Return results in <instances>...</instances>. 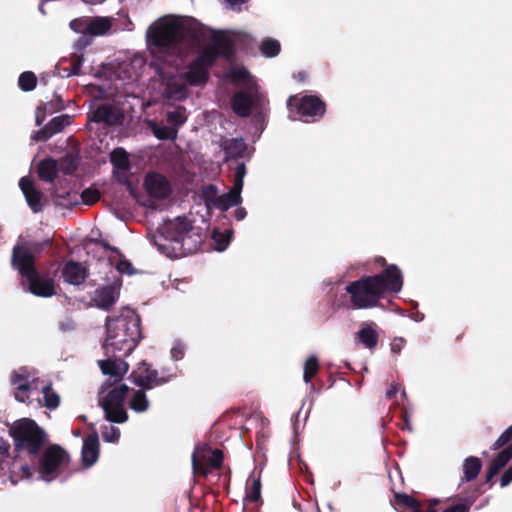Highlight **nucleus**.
Listing matches in <instances>:
<instances>
[{
	"mask_svg": "<svg viewBox=\"0 0 512 512\" xmlns=\"http://www.w3.org/2000/svg\"><path fill=\"white\" fill-rule=\"evenodd\" d=\"M227 77L239 88L232 98V109L240 117H247L254 113L261 115L267 106L263 94L249 74V72L240 66H233L229 70Z\"/></svg>",
	"mask_w": 512,
	"mask_h": 512,
	"instance_id": "7",
	"label": "nucleus"
},
{
	"mask_svg": "<svg viewBox=\"0 0 512 512\" xmlns=\"http://www.w3.org/2000/svg\"><path fill=\"white\" fill-rule=\"evenodd\" d=\"M129 407L137 413L145 412L149 407L145 392L142 390L135 391L129 402Z\"/></svg>",
	"mask_w": 512,
	"mask_h": 512,
	"instance_id": "32",
	"label": "nucleus"
},
{
	"mask_svg": "<svg viewBox=\"0 0 512 512\" xmlns=\"http://www.w3.org/2000/svg\"><path fill=\"white\" fill-rule=\"evenodd\" d=\"M81 197L85 204L91 205L99 199L100 194L97 190L86 189L82 192Z\"/></svg>",
	"mask_w": 512,
	"mask_h": 512,
	"instance_id": "42",
	"label": "nucleus"
},
{
	"mask_svg": "<svg viewBox=\"0 0 512 512\" xmlns=\"http://www.w3.org/2000/svg\"><path fill=\"white\" fill-rule=\"evenodd\" d=\"M111 252H113L115 255L109 256V262L112 265H115V268H116L115 271H111V274H112L111 278L114 275H116V277L120 278L119 274H123V273L129 274V275L133 274L132 264L128 260L119 259V255L116 250H111Z\"/></svg>",
	"mask_w": 512,
	"mask_h": 512,
	"instance_id": "30",
	"label": "nucleus"
},
{
	"mask_svg": "<svg viewBox=\"0 0 512 512\" xmlns=\"http://www.w3.org/2000/svg\"><path fill=\"white\" fill-rule=\"evenodd\" d=\"M67 461L68 455L64 450L58 446L49 447L40 460L38 479L46 482L52 481L58 476Z\"/></svg>",
	"mask_w": 512,
	"mask_h": 512,
	"instance_id": "11",
	"label": "nucleus"
},
{
	"mask_svg": "<svg viewBox=\"0 0 512 512\" xmlns=\"http://www.w3.org/2000/svg\"><path fill=\"white\" fill-rule=\"evenodd\" d=\"M481 461L477 458V457H468L467 459H465L464 463H463V473H464V478L466 481H472L474 480L480 470H481Z\"/></svg>",
	"mask_w": 512,
	"mask_h": 512,
	"instance_id": "31",
	"label": "nucleus"
},
{
	"mask_svg": "<svg viewBox=\"0 0 512 512\" xmlns=\"http://www.w3.org/2000/svg\"><path fill=\"white\" fill-rule=\"evenodd\" d=\"M91 119L98 123L103 122L113 125L119 122L120 114L113 106L102 104L94 110Z\"/></svg>",
	"mask_w": 512,
	"mask_h": 512,
	"instance_id": "22",
	"label": "nucleus"
},
{
	"mask_svg": "<svg viewBox=\"0 0 512 512\" xmlns=\"http://www.w3.org/2000/svg\"><path fill=\"white\" fill-rule=\"evenodd\" d=\"M133 382L143 388L150 389L165 382L157 377V371L151 370L146 363H141L131 374Z\"/></svg>",
	"mask_w": 512,
	"mask_h": 512,
	"instance_id": "17",
	"label": "nucleus"
},
{
	"mask_svg": "<svg viewBox=\"0 0 512 512\" xmlns=\"http://www.w3.org/2000/svg\"><path fill=\"white\" fill-rule=\"evenodd\" d=\"M260 50L266 57H274L280 52V43L275 39H265L260 46Z\"/></svg>",
	"mask_w": 512,
	"mask_h": 512,
	"instance_id": "36",
	"label": "nucleus"
},
{
	"mask_svg": "<svg viewBox=\"0 0 512 512\" xmlns=\"http://www.w3.org/2000/svg\"><path fill=\"white\" fill-rule=\"evenodd\" d=\"M12 266L27 280L32 294L40 297H51L55 294L53 280L39 275L34 267V256L27 243L21 239L13 248Z\"/></svg>",
	"mask_w": 512,
	"mask_h": 512,
	"instance_id": "8",
	"label": "nucleus"
},
{
	"mask_svg": "<svg viewBox=\"0 0 512 512\" xmlns=\"http://www.w3.org/2000/svg\"><path fill=\"white\" fill-rule=\"evenodd\" d=\"M120 437V430L112 425L105 426L102 430V438L109 443H116Z\"/></svg>",
	"mask_w": 512,
	"mask_h": 512,
	"instance_id": "39",
	"label": "nucleus"
},
{
	"mask_svg": "<svg viewBox=\"0 0 512 512\" xmlns=\"http://www.w3.org/2000/svg\"><path fill=\"white\" fill-rule=\"evenodd\" d=\"M166 118L172 127L178 129L187 120L186 109L184 107H177L175 110L167 112Z\"/></svg>",
	"mask_w": 512,
	"mask_h": 512,
	"instance_id": "35",
	"label": "nucleus"
},
{
	"mask_svg": "<svg viewBox=\"0 0 512 512\" xmlns=\"http://www.w3.org/2000/svg\"><path fill=\"white\" fill-rule=\"evenodd\" d=\"M19 86L24 91H31L36 87L37 78L32 72H24L19 77Z\"/></svg>",
	"mask_w": 512,
	"mask_h": 512,
	"instance_id": "37",
	"label": "nucleus"
},
{
	"mask_svg": "<svg viewBox=\"0 0 512 512\" xmlns=\"http://www.w3.org/2000/svg\"><path fill=\"white\" fill-rule=\"evenodd\" d=\"M287 106L290 113H292L293 108H295L301 116L312 118L313 120L322 117L325 111L324 103L315 96H304L301 99L292 96L289 98ZM290 117L293 120L296 119L292 114H290Z\"/></svg>",
	"mask_w": 512,
	"mask_h": 512,
	"instance_id": "12",
	"label": "nucleus"
},
{
	"mask_svg": "<svg viewBox=\"0 0 512 512\" xmlns=\"http://www.w3.org/2000/svg\"><path fill=\"white\" fill-rule=\"evenodd\" d=\"M154 245L169 258H180L193 253L201 243V236L185 218L165 222L153 236Z\"/></svg>",
	"mask_w": 512,
	"mask_h": 512,
	"instance_id": "5",
	"label": "nucleus"
},
{
	"mask_svg": "<svg viewBox=\"0 0 512 512\" xmlns=\"http://www.w3.org/2000/svg\"><path fill=\"white\" fill-rule=\"evenodd\" d=\"M75 169V165L70 163V167L65 170V173H70Z\"/></svg>",
	"mask_w": 512,
	"mask_h": 512,
	"instance_id": "53",
	"label": "nucleus"
},
{
	"mask_svg": "<svg viewBox=\"0 0 512 512\" xmlns=\"http://www.w3.org/2000/svg\"><path fill=\"white\" fill-rule=\"evenodd\" d=\"M62 276L67 283L79 285L86 278V270L80 263L70 261L65 264Z\"/></svg>",
	"mask_w": 512,
	"mask_h": 512,
	"instance_id": "20",
	"label": "nucleus"
},
{
	"mask_svg": "<svg viewBox=\"0 0 512 512\" xmlns=\"http://www.w3.org/2000/svg\"><path fill=\"white\" fill-rule=\"evenodd\" d=\"M200 34L199 22L188 16L166 15L147 30L146 38L152 53L171 52L182 58V47L193 45Z\"/></svg>",
	"mask_w": 512,
	"mask_h": 512,
	"instance_id": "2",
	"label": "nucleus"
},
{
	"mask_svg": "<svg viewBox=\"0 0 512 512\" xmlns=\"http://www.w3.org/2000/svg\"><path fill=\"white\" fill-rule=\"evenodd\" d=\"M21 471H22V477L23 478L29 479L33 475L32 469L28 465L22 466L21 467Z\"/></svg>",
	"mask_w": 512,
	"mask_h": 512,
	"instance_id": "50",
	"label": "nucleus"
},
{
	"mask_svg": "<svg viewBox=\"0 0 512 512\" xmlns=\"http://www.w3.org/2000/svg\"><path fill=\"white\" fill-rule=\"evenodd\" d=\"M127 66H128V64H124V65L122 66V68H123V69H126V67H127Z\"/></svg>",
	"mask_w": 512,
	"mask_h": 512,
	"instance_id": "57",
	"label": "nucleus"
},
{
	"mask_svg": "<svg viewBox=\"0 0 512 512\" xmlns=\"http://www.w3.org/2000/svg\"><path fill=\"white\" fill-rule=\"evenodd\" d=\"M217 56L218 50L214 46H208L187 68L165 61L158 69L163 96L177 101L185 99L188 96V85H202L208 80V68Z\"/></svg>",
	"mask_w": 512,
	"mask_h": 512,
	"instance_id": "3",
	"label": "nucleus"
},
{
	"mask_svg": "<svg viewBox=\"0 0 512 512\" xmlns=\"http://www.w3.org/2000/svg\"><path fill=\"white\" fill-rule=\"evenodd\" d=\"M99 456V441L96 434H91L85 438L82 447V459L86 466L93 465Z\"/></svg>",
	"mask_w": 512,
	"mask_h": 512,
	"instance_id": "19",
	"label": "nucleus"
},
{
	"mask_svg": "<svg viewBox=\"0 0 512 512\" xmlns=\"http://www.w3.org/2000/svg\"><path fill=\"white\" fill-rule=\"evenodd\" d=\"M89 34L93 36H102L112 27V18L110 17H88Z\"/></svg>",
	"mask_w": 512,
	"mask_h": 512,
	"instance_id": "25",
	"label": "nucleus"
},
{
	"mask_svg": "<svg viewBox=\"0 0 512 512\" xmlns=\"http://www.w3.org/2000/svg\"><path fill=\"white\" fill-rule=\"evenodd\" d=\"M111 280V283L95 289L91 294V302L95 307L108 310L117 302L122 285L121 278L114 275Z\"/></svg>",
	"mask_w": 512,
	"mask_h": 512,
	"instance_id": "13",
	"label": "nucleus"
},
{
	"mask_svg": "<svg viewBox=\"0 0 512 512\" xmlns=\"http://www.w3.org/2000/svg\"><path fill=\"white\" fill-rule=\"evenodd\" d=\"M400 500L403 504L415 508L417 506L416 500L408 495L400 496Z\"/></svg>",
	"mask_w": 512,
	"mask_h": 512,
	"instance_id": "49",
	"label": "nucleus"
},
{
	"mask_svg": "<svg viewBox=\"0 0 512 512\" xmlns=\"http://www.w3.org/2000/svg\"><path fill=\"white\" fill-rule=\"evenodd\" d=\"M10 382L14 397L19 402L51 410L60 404V397L51 383L41 380L34 369L20 367L14 370Z\"/></svg>",
	"mask_w": 512,
	"mask_h": 512,
	"instance_id": "6",
	"label": "nucleus"
},
{
	"mask_svg": "<svg viewBox=\"0 0 512 512\" xmlns=\"http://www.w3.org/2000/svg\"><path fill=\"white\" fill-rule=\"evenodd\" d=\"M70 27L76 33L89 34L88 17H81L70 22Z\"/></svg>",
	"mask_w": 512,
	"mask_h": 512,
	"instance_id": "40",
	"label": "nucleus"
},
{
	"mask_svg": "<svg viewBox=\"0 0 512 512\" xmlns=\"http://www.w3.org/2000/svg\"><path fill=\"white\" fill-rule=\"evenodd\" d=\"M399 390V387L398 385H391L390 389L386 392V396L388 398H392L393 396H395V394L398 392Z\"/></svg>",
	"mask_w": 512,
	"mask_h": 512,
	"instance_id": "52",
	"label": "nucleus"
},
{
	"mask_svg": "<svg viewBox=\"0 0 512 512\" xmlns=\"http://www.w3.org/2000/svg\"><path fill=\"white\" fill-rule=\"evenodd\" d=\"M512 458V443L509 444L504 450H502L497 457L493 460L487 471V481L492 479L498 474Z\"/></svg>",
	"mask_w": 512,
	"mask_h": 512,
	"instance_id": "24",
	"label": "nucleus"
},
{
	"mask_svg": "<svg viewBox=\"0 0 512 512\" xmlns=\"http://www.w3.org/2000/svg\"><path fill=\"white\" fill-rule=\"evenodd\" d=\"M36 121H37V125H41L42 124V120L39 119V115L37 114L36 116Z\"/></svg>",
	"mask_w": 512,
	"mask_h": 512,
	"instance_id": "55",
	"label": "nucleus"
},
{
	"mask_svg": "<svg viewBox=\"0 0 512 512\" xmlns=\"http://www.w3.org/2000/svg\"><path fill=\"white\" fill-rule=\"evenodd\" d=\"M235 217L238 221L243 220L246 217V210L242 207L237 208L235 211Z\"/></svg>",
	"mask_w": 512,
	"mask_h": 512,
	"instance_id": "51",
	"label": "nucleus"
},
{
	"mask_svg": "<svg viewBox=\"0 0 512 512\" xmlns=\"http://www.w3.org/2000/svg\"><path fill=\"white\" fill-rule=\"evenodd\" d=\"M512 440V425L493 444L492 449L497 450Z\"/></svg>",
	"mask_w": 512,
	"mask_h": 512,
	"instance_id": "43",
	"label": "nucleus"
},
{
	"mask_svg": "<svg viewBox=\"0 0 512 512\" xmlns=\"http://www.w3.org/2000/svg\"><path fill=\"white\" fill-rule=\"evenodd\" d=\"M402 274L390 265L382 274L365 277L346 286L350 301L356 309L375 307L386 292L398 293L402 288Z\"/></svg>",
	"mask_w": 512,
	"mask_h": 512,
	"instance_id": "4",
	"label": "nucleus"
},
{
	"mask_svg": "<svg viewBox=\"0 0 512 512\" xmlns=\"http://www.w3.org/2000/svg\"><path fill=\"white\" fill-rule=\"evenodd\" d=\"M71 117L69 115H61L53 118L48 125L42 130L33 135L36 141L47 140L52 135L61 132L67 125L70 124Z\"/></svg>",
	"mask_w": 512,
	"mask_h": 512,
	"instance_id": "18",
	"label": "nucleus"
},
{
	"mask_svg": "<svg viewBox=\"0 0 512 512\" xmlns=\"http://www.w3.org/2000/svg\"><path fill=\"white\" fill-rule=\"evenodd\" d=\"M185 353V347L182 343L176 342L174 346L171 348V357L174 360H180L183 358Z\"/></svg>",
	"mask_w": 512,
	"mask_h": 512,
	"instance_id": "44",
	"label": "nucleus"
},
{
	"mask_svg": "<svg viewBox=\"0 0 512 512\" xmlns=\"http://www.w3.org/2000/svg\"><path fill=\"white\" fill-rule=\"evenodd\" d=\"M144 187L150 197L164 199L170 193V184L167 179L158 173H148L144 180Z\"/></svg>",
	"mask_w": 512,
	"mask_h": 512,
	"instance_id": "16",
	"label": "nucleus"
},
{
	"mask_svg": "<svg viewBox=\"0 0 512 512\" xmlns=\"http://www.w3.org/2000/svg\"><path fill=\"white\" fill-rule=\"evenodd\" d=\"M231 236H232V231H230V230H225V231L214 230L213 234H212V239L214 240L215 245H216L215 249L217 251H224L230 243Z\"/></svg>",
	"mask_w": 512,
	"mask_h": 512,
	"instance_id": "34",
	"label": "nucleus"
},
{
	"mask_svg": "<svg viewBox=\"0 0 512 512\" xmlns=\"http://www.w3.org/2000/svg\"><path fill=\"white\" fill-rule=\"evenodd\" d=\"M111 163L118 172H126L130 168L127 152L122 148L114 149L110 154Z\"/></svg>",
	"mask_w": 512,
	"mask_h": 512,
	"instance_id": "29",
	"label": "nucleus"
},
{
	"mask_svg": "<svg viewBox=\"0 0 512 512\" xmlns=\"http://www.w3.org/2000/svg\"><path fill=\"white\" fill-rule=\"evenodd\" d=\"M140 337V319L134 310L122 308L118 314L107 317L103 343L107 358L98 363L102 373L113 382L121 381L128 372L129 366L121 358L136 348Z\"/></svg>",
	"mask_w": 512,
	"mask_h": 512,
	"instance_id": "1",
	"label": "nucleus"
},
{
	"mask_svg": "<svg viewBox=\"0 0 512 512\" xmlns=\"http://www.w3.org/2000/svg\"><path fill=\"white\" fill-rule=\"evenodd\" d=\"M128 391L129 387L125 384L109 390L107 384L102 387L99 393V402L108 421L123 423L128 419L124 404Z\"/></svg>",
	"mask_w": 512,
	"mask_h": 512,
	"instance_id": "9",
	"label": "nucleus"
},
{
	"mask_svg": "<svg viewBox=\"0 0 512 512\" xmlns=\"http://www.w3.org/2000/svg\"><path fill=\"white\" fill-rule=\"evenodd\" d=\"M245 174V165L243 163L238 164L235 170V179L233 184L234 187L242 190Z\"/></svg>",
	"mask_w": 512,
	"mask_h": 512,
	"instance_id": "41",
	"label": "nucleus"
},
{
	"mask_svg": "<svg viewBox=\"0 0 512 512\" xmlns=\"http://www.w3.org/2000/svg\"><path fill=\"white\" fill-rule=\"evenodd\" d=\"M405 341L403 338H395L391 343V351L395 354L399 353L404 347Z\"/></svg>",
	"mask_w": 512,
	"mask_h": 512,
	"instance_id": "45",
	"label": "nucleus"
},
{
	"mask_svg": "<svg viewBox=\"0 0 512 512\" xmlns=\"http://www.w3.org/2000/svg\"><path fill=\"white\" fill-rule=\"evenodd\" d=\"M241 191V189H237L236 187L232 186L228 193L216 196L212 200V203L216 208L222 211H226L232 206H236L241 203Z\"/></svg>",
	"mask_w": 512,
	"mask_h": 512,
	"instance_id": "21",
	"label": "nucleus"
},
{
	"mask_svg": "<svg viewBox=\"0 0 512 512\" xmlns=\"http://www.w3.org/2000/svg\"><path fill=\"white\" fill-rule=\"evenodd\" d=\"M84 2H96L97 0H83Z\"/></svg>",
	"mask_w": 512,
	"mask_h": 512,
	"instance_id": "56",
	"label": "nucleus"
},
{
	"mask_svg": "<svg viewBox=\"0 0 512 512\" xmlns=\"http://www.w3.org/2000/svg\"><path fill=\"white\" fill-rule=\"evenodd\" d=\"M19 186L25 196L28 206L34 213L43 210L45 198L43 193L36 188L34 182L28 177H22Z\"/></svg>",
	"mask_w": 512,
	"mask_h": 512,
	"instance_id": "15",
	"label": "nucleus"
},
{
	"mask_svg": "<svg viewBox=\"0 0 512 512\" xmlns=\"http://www.w3.org/2000/svg\"><path fill=\"white\" fill-rule=\"evenodd\" d=\"M510 482H512V466L509 467L500 479V484L502 487L507 486Z\"/></svg>",
	"mask_w": 512,
	"mask_h": 512,
	"instance_id": "46",
	"label": "nucleus"
},
{
	"mask_svg": "<svg viewBox=\"0 0 512 512\" xmlns=\"http://www.w3.org/2000/svg\"><path fill=\"white\" fill-rule=\"evenodd\" d=\"M58 170L57 162L52 159H45L38 165V175L46 182L53 181L57 176Z\"/></svg>",
	"mask_w": 512,
	"mask_h": 512,
	"instance_id": "28",
	"label": "nucleus"
},
{
	"mask_svg": "<svg viewBox=\"0 0 512 512\" xmlns=\"http://www.w3.org/2000/svg\"><path fill=\"white\" fill-rule=\"evenodd\" d=\"M82 57H77L72 63V69L69 75H78L82 66Z\"/></svg>",
	"mask_w": 512,
	"mask_h": 512,
	"instance_id": "47",
	"label": "nucleus"
},
{
	"mask_svg": "<svg viewBox=\"0 0 512 512\" xmlns=\"http://www.w3.org/2000/svg\"><path fill=\"white\" fill-rule=\"evenodd\" d=\"M319 368L318 360L315 356H310L304 366V381L309 383L311 378L317 373Z\"/></svg>",
	"mask_w": 512,
	"mask_h": 512,
	"instance_id": "38",
	"label": "nucleus"
},
{
	"mask_svg": "<svg viewBox=\"0 0 512 512\" xmlns=\"http://www.w3.org/2000/svg\"><path fill=\"white\" fill-rule=\"evenodd\" d=\"M147 125L154 136L159 140H175L177 138L178 130L176 127L165 125L161 126L153 120H148Z\"/></svg>",
	"mask_w": 512,
	"mask_h": 512,
	"instance_id": "26",
	"label": "nucleus"
},
{
	"mask_svg": "<svg viewBox=\"0 0 512 512\" xmlns=\"http://www.w3.org/2000/svg\"><path fill=\"white\" fill-rule=\"evenodd\" d=\"M378 332L374 323L362 324L357 333V339L368 349H374L378 343Z\"/></svg>",
	"mask_w": 512,
	"mask_h": 512,
	"instance_id": "23",
	"label": "nucleus"
},
{
	"mask_svg": "<svg viewBox=\"0 0 512 512\" xmlns=\"http://www.w3.org/2000/svg\"><path fill=\"white\" fill-rule=\"evenodd\" d=\"M246 149V144L241 138L226 140L223 143V150L227 158L244 157Z\"/></svg>",
	"mask_w": 512,
	"mask_h": 512,
	"instance_id": "27",
	"label": "nucleus"
},
{
	"mask_svg": "<svg viewBox=\"0 0 512 512\" xmlns=\"http://www.w3.org/2000/svg\"><path fill=\"white\" fill-rule=\"evenodd\" d=\"M228 6L233 10H240V6L248 0H225Z\"/></svg>",
	"mask_w": 512,
	"mask_h": 512,
	"instance_id": "48",
	"label": "nucleus"
},
{
	"mask_svg": "<svg viewBox=\"0 0 512 512\" xmlns=\"http://www.w3.org/2000/svg\"><path fill=\"white\" fill-rule=\"evenodd\" d=\"M213 468H219L223 461L220 450H209L206 446L197 447L192 455V467L195 473L206 474L204 462Z\"/></svg>",
	"mask_w": 512,
	"mask_h": 512,
	"instance_id": "14",
	"label": "nucleus"
},
{
	"mask_svg": "<svg viewBox=\"0 0 512 512\" xmlns=\"http://www.w3.org/2000/svg\"><path fill=\"white\" fill-rule=\"evenodd\" d=\"M12 432L17 446L30 454H37L45 440L44 432L31 419H21L14 423Z\"/></svg>",
	"mask_w": 512,
	"mask_h": 512,
	"instance_id": "10",
	"label": "nucleus"
},
{
	"mask_svg": "<svg viewBox=\"0 0 512 512\" xmlns=\"http://www.w3.org/2000/svg\"><path fill=\"white\" fill-rule=\"evenodd\" d=\"M137 77H138V75H137V74H135V75L129 74V75L127 76V79H128V80H136V79H137Z\"/></svg>",
	"mask_w": 512,
	"mask_h": 512,
	"instance_id": "54",
	"label": "nucleus"
},
{
	"mask_svg": "<svg viewBox=\"0 0 512 512\" xmlns=\"http://www.w3.org/2000/svg\"><path fill=\"white\" fill-rule=\"evenodd\" d=\"M260 495H261L260 479L255 476H251L248 481V487H247L245 499L250 502H256L257 500H259Z\"/></svg>",
	"mask_w": 512,
	"mask_h": 512,
	"instance_id": "33",
	"label": "nucleus"
}]
</instances>
